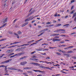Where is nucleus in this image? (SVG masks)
I'll return each instance as SVG.
<instances>
[{
  "label": "nucleus",
  "instance_id": "obj_1",
  "mask_svg": "<svg viewBox=\"0 0 76 76\" xmlns=\"http://www.w3.org/2000/svg\"><path fill=\"white\" fill-rule=\"evenodd\" d=\"M27 63V62L26 61H23L22 62H21L20 63V64L22 65V66H24L25 64H26Z\"/></svg>",
  "mask_w": 76,
  "mask_h": 76
},
{
  "label": "nucleus",
  "instance_id": "obj_2",
  "mask_svg": "<svg viewBox=\"0 0 76 76\" xmlns=\"http://www.w3.org/2000/svg\"><path fill=\"white\" fill-rule=\"evenodd\" d=\"M57 31V32H60V31H65L66 30L63 29H58L57 30H56Z\"/></svg>",
  "mask_w": 76,
  "mask_h": 76
},
{
  "label": "nucleus",
  "instance_id": "obj_3",
  "mask_svg": "<svg viewBox=\"0 0 76 76\" xmlns=\"http://www.w3.org/2000/svg\"><path fill=\"white\" fill-rule=\"evenodd\" d=\"M8 19V18H6L5 19H4L2 21L4 23H6V22H7Z\"/></svg>",
  "mask_w": 76,
  "mask_h": 76
},
{
  "label": "nucleus",
  "instance_id": "obj_4",
  "mask_svg": "<svg viewBox=\"0 0 76 76\" xmlns=\"http://www.w3.org/2000/svg\"><path fill=\"white\" fill-rule=\"evenodd\" d=\"M28 23H29V22L25 23L22 25L21 27H24V26H26V25H28Z\"/></svg>",
  "mask_w": 76,
  "mask_h": 76
},
{
  "label": "nucleus",
  "instance_id": "obj_5",
  "mask_svg": "<svg viewBox=\"0 0 76 76\" xmlns=\"http://www.w3.org/2000/svg\"><path fill=\"white\" fill-rule=\"evenodd\" d=\"M16 70L18 72H23V70L19 69H16Z\"/></svg>",
  "mask_w": 76,
  "mask_h": 76
},
{
  "label": "nucleus",
  "instance_id": "obj_6",
  "mask_svg": "<svg viewBox=\"0 0 76 76\" xmlns=\"http://www.w3.org/2000/svg\"><path fill=\"white\" fill-rule=\"evenodd\" d=\"M14 34L15 35H16L17 38L18 39L19 38V35H18V34H16V33H14Z\"/></svg>",
  "mask_w": 76,
  "mask_h": 76
},
{
  "label": "nucleus",
  "instance_id": "obj_7",
  "mask_svg": "<svg viewBox=\"0 0 76 76\" xmlns=\"http://www.w3.org/2000/svg\"><path fill=\"white\" fill-rule=\"evenodd\" d=\"M58 51L59 52H62V53H66V52L65 51H63L62 50H58Z\"/></svg>",
  "mask_w": 76,
  "mask_h": 76
},
{
  "label": "nucleus",
  "instance_id": "obj_8",
  "mask_svg": "<svg viewBox=\"0 0 76 76\" xmlns=\"http://www.w3.org/2000/svg\"><path fill=\"white\" fill-rule=\"evenodd\" d=\"M21 42H15L14 43H11L10 44V45H12V44H18V43H20Z\"/></svg>",
  "mask_w": 76,
  "mask_h": 76
},
{
  "label": "nucleus",
  "instance_id": "obj_9",
  "mask_svg": "<svg viewBox=\"0 0 76 76\" xmlns=\"http://www.w3.org/2000/svg\"><path fill=\"white\" fill-rule=\"evenodd\" d=\"M25 69H31V68L29 67H26L23 68V70H25Z\"/></svg>",
  "mask_w": 76,
  "mask_h": 76
},
{
  "label": "nucleus",
  "instance_id": "obj_10",
  "mask_svg": "<svg viewBox=\"0 0 76 76\" xmlns=\"http://www.w3.org/2000/svg\"><path fill=\"white\" fill-rule=\"evenodd\" d=\"M7 24V23H5V24H4L3 26L0 27V29H1V28H3V27H4V26H5V25H6Z\"/></svg>",
  "mask_w": 76,
  "mask_h": 76
},
{
  "label": "nucleus",
  "instance_id": "obj_11",
  "mask_svg": "<svg viewBox=\"0 0 76 76\" xmlns=\"http://www.w3.org/2000/svg\"><path fill=\"white\" fill-rule=\"evenodd\" d=\"M40 67L42 68V69H46V67L44 66H40Z\"/></svg>",
  "mask_w": 76,
  "mask_h": 76
},
{
  "label": "nucleus",
  "instance_id": "obj_12",
  "mask_svg": "<svg viewBox=\"0 0 76 76\" xmlns=\"http://www.w3.org/2000/svg\"><path fill=\"white\" fill-rule=\"evenodd\" d=\"M73 52L72 50H70V51H68L67 53H73Z\"/></svg>",
  "mask_w": 76,
  "mask_h": 76
},
{
  "label": "nucleus",
  "instance_id": "obj_13",
  "mask_svg": "<svg viewBox=\"0 0 76 76\" xmlns=\"http://www.w3.org/2000/svg\"><path fill=\"white\" fill-rule=\"evenodd\" d=\"M17 34H22V32L20 31H18L17 32Z\"/></svg>",
  "mask_w": 76,
  "mask_h": 76
},
{
  "label": "nucleus",
  "instance_id": "obj_14",
  "mask_svg": "<svg viewBox=\"0 0 76 76\" xmlns=\"http://www.w3.org/2000/svg\"><path fill=\"white\" fill-rule=\"evenodd\" d=\"M12 50H8L7 51V52H8L7 53H11V52H10V51H12Z\"/></svg>",
  "mask_w": 76,
  "mask_h": 76
},
{
  "label": "nucleus",
  "instance_id": "obj_15",
  "mask_svg": "<svg viewBox=\"0 0 76 76\" xmlns=\"http://www.w3.org/2000/svg\"><path fill=\"white\" fill-rule=\"evenodd\" d=\"M34 64H35V66H40V64L37 63H34Z\"/></svg>",
  "mask_w": 76,
  "mask_h": 76
},
{
  "label": "nucleus",
  "instance_id": "obj_16",
  "mask_svg": "<svg viewBox=\"0 0 76 76\" xmlns=\"http://www.w3.org/2000/svg\"><path fill=\"white\" fill-rule=\"evenodd\" d=\"M56 54L57 55H58L59 56H61V53H59L58 52H56Z\"/></svg>",
  "mask_w": 76,
  "mask_h": 76
},
{
  "label": "nucleus",
  "instance_id": "obj_17",
  "mask_svg": "<svg viewBox=\"0 0 76 76\" xmlns=\"http://www.w3.org/2000/svg\"><path fill=\"white\" fill-rule=\"evenodd\" d=\"M14 54H15L14 53H11L9 55V56H11L13 55Z\"/></svg>",
  "mask_w": 76,
  "mask_h": 76
},
{
  "label": "nucleus",
  "instance_id": "obj_18",
  "mask_svg": "<svg viewBox=\"0 0 76 76\" xmlns=\"http://www.w3.org/2000/svg\"><path fill=\"white\" fill-rule=\"evenodd\" d=\"M19 56H20V55H22V54H24V53L22 52L21 53H19Z\"/></svg>",
  "mask_w": 76,
  "mask_h": 76
},
{
  "label": "nucleus",
  "instance_id": "obj_19",
  "mask_svg": "<svg viewBox=\"0 0 76 76\" xmlns=\"http://www.w3.org/2000/svg\"><path fill=\"white\" fill-rule=\"evenodd\" d=\"M49 29V28H45L44 30V31H45H45H48Z\"/></svg>",
  "mask_w": 76,
  "mask_h": 76
},
{
  "label": "nucleus",
  "instance_id": "obj_20",
  "mask_svg": "<svg viewBox=\"0 0 76 76\" xmlns=\"http://www.w3.org/2000/svg\"><path fill=\"white\" fill-rule=\"evenodd\" d=\"M8 69L9 70H12L13 68L8 67Z\"/></svg>",
  "mask_w": 76,
  "mask_h": 76
},
{
  "label": "nucleus",
  "instance_id": "obj_21",
  "mask_svg": "<svg viewBox=\"0 0 76 76\" xmlns=\"http://www.w3.org/2000/svg\"><path fill=\"white\" fill-rule=\"evenodd\" d=\"M75 10H74L72 11V12H70V14H73V13L75 11Z\"/></svg>",
  "mask_w": 76,
  "mask_h": 76
},
{
  "label": "nucleus",
  "instance_id": "obj_22",
  "mask_svg": "<svg viewBox=\"0 0 76 76\" xmlns=\"http://www.w3.org/2000/svg\"><path fill=\"white\" fill-rule=\"evenodd\" d=\"M75 1V0H72L71 1V3H74Z\"/></svg>",
  "mask_w": 76,
  "mask_h": 76
},
{
  "label": "nucleus",
  "instance_id": "obj_23",
  "mask_svg": "<svg viewBox=\"0 0 76 76\" xmlns=\"http://www.w3.org/2000/svg\"><path fill=\"white\" fill-rule=\"evenodd\" d=\"M61 24H58L56 25V26H61Z\"/></svg>",
  "mask_w": 76,
  "mask_h": 76
},
{
  "label": "nucleus",
  "instance_id": "obj_24",
  "mask_svg": "<svg viewBox=\"0 0 76 76\" xmlns=\"http://www.w3.org/2000/svg\"><path fill=\"white\" fill-rule=\"evenodd\" d=\"M57 48V47H55L54 48H53V47H49V48H50V49H52H52H53L54 48Z\"/></svg>",
  "mask_w": 76,
  "mask_h": 76
},
{
  "label": "nucleus",
  "instance_id": "obj_25",
  "mask_svg": "<svg viewBox=\"0 0 76 76\" xmlns=\"http://www.w3.org/2000/svg\"><path fill=\"white\" fill-rule=\"evenodd\" d=\"M29 19L28 18H27L25 20V22H27L28 21H29Z\"/></svg>",
  "mask_w": 76,
  "mask_h": 76
},
{
  "label": "nucleus",
  "instance_id": "obj_26",
  "mask_svg": "<svg viewBox=\"0 0 76 76\" xmlns=\"http://www.w3.org/2000/svg\"><path fill=\"white\" fill-rule=\"evenodd\" d=\"M9 61H8V60L5 61V63H9Z\"/></svg>",
  "mask_w": 76,
  "mask_h": 76
},
{
  "label": "nucleus",
  "instance_id": "obj_27",
  "mask_svg": "<svg viewBox=\"0 0 76 76\" xmlns=\"http://www.w3.org/2000/svg\"><path fill=\"white\" fill-rule=\"evenodd\" d=\"M31 18H32V17L31 16H30L28 19H29V20H31Z\"/></svg>",
  "mask_w": 76,
  "mask_h": 76
},
{
  "label": "nucleus",
  "instance_id": "obj_28",
  "mask_svg": "<svg viewBox=\"0 0 76 76\" xmlns=\"http://www.w3.org/2000/svg\"><path fill=\"white\" fill-rule=\"evenodd\" d=\"M28 56H25L23 57V58H28Z\"/></svg>",
  "mask_w": 76,
  "mask_h": 76
},
{
  "label": "nucleus",
  "instance_id": "obj_29",
  "mask_svg": "<svg viewBox=\"0 0 76 76\" xmlns=\"http://www.w3.org/2000/svg\"><path fill=\"white\" fill-rule=\"evenodd\" d=\"M36 20H33L32 21H31V23H34L35 21H36Z\"/></svg>",
  "mask_w": 76,
  "mask_h": 76
},
{
  "label": "nucleus",
  "instance_id": "obj_30",
  "mask_svg": "<svg viewBox=\"0 0 76 76\" xmlns=\"http://www.w3.org/2000/svg\"><path fill=\"white\" fill-rule=\"evenodd\" d=\"M69 24H65L64 25H63V26H69Z\"/></svg>",
  "mask_w": 76,
  "mask_h": 76
},
{
  "label": "nucleus",
  "instance_id": "obj_31",
  "mask_svg": "<svg viewBox=\"0 0 76 76\" xmlns=\"http://www.w3.org/2000/svg\"><path fill=\"white\" fill-rule=\"evenodd\" d=\"M76 16V14H75V13H74L73 15V17H75Z\"/></svg>",
  "mask_w": 76,
  "mask_h": 76
},
{
  "label": "nucleus",
  "instance_id": "obj_32",
  "mask_svg": "<svg viewBox=\"0 0 76 76\" xmlns=\"http://www.w3.org/2000/svg\"><path fill=\"white\" fill-rule=\"evenodd\" d=\"M43 39H40L39 40H37L36 41V42H38V41H41V40H42Z\"/></svg>",
  "mask_w": 76,
  "mask_h": 76
},
{
  "label": "nucleus",
  "instance_id": "obj_33",
  "mask_svg": "<svg viewBox=\"0 0 76 76\" xmlns=\"http://www.w3.org/2000/svg\"><path fill=\"white\" fill-rule=\"evenodd\" d=\"M5 73H8V71H7V70H5Z\"/></svg>",
  "mask_w": 76,
  "mask_h": 76
},
{
  "label": "nucleus",
  "instance_id": "obj_34",
  "mask_svg": "<svg viewBox=\"0 0 76 76\" xmlns=\"http://www.w3.org/2000/svg\"><path fill=\"white\" fill-rule=\"evenodd\" d=\"M50 36L51 37H52L53 36H56L55 34H53L50 35Z\"/></svg>",
  "mask_w": 76,
  "mask_h": 76
},
{
  "label": "nucleus",
  "instance_id": "obj_35",
  "mask_svg": "<svg viewBox=\"0 0 76 76\" xmlns=\"http://www.w3.org/2000/svg\"><path fill=\"white\" fill-rule=\"evenodd\" d=\"M57 41V39H53V42H55V41Z\"/></svg>",
  "mask_w": 76,
  "mask_h": 76
},
{
  "label": "nucleus",
  "instance_id": "obj_36",
  "mask_svg": "<svg viewBox=\"0 0 76 76\" xmlns=\"http://www.w3.org/2000/svg\"><path fill=\"white\" fill-rule=\"evenodd\" d=\"M47 50L48 51V49H45L43 50V51H47Z\"/></svg>",
  "mask_w": 76,
  "mask_h": 76
},
{
  "label": "nucleus",
  "instance_id": "obj_37",
  "mask_svg": "<svg viewBox=\"0 0 76 76\" xmlns=\"http://www.w3.org/2000/svg\"><path fill=\"white\" fill-rule=\"evenodd\" d=\"M55 38H54V39H56V38H59V37L58 36H55Z\"/></svg>",
  "mask_w": 76,
  "mask_h": 76
},
{
  "label": "nucleus",
  "instance_id": "obj_38",
  "mask_svg": "<svg viewBox=\"0 0 76 76\" xmlns=\"http://www.w3.org/2000/svg\"><path fill=\"white\" fill-rule=\"evenodd\" d=\"M72 58H74V59H76V56H72Z\"/></svg>",
  "mask_w": 76,
  "mask_h": 76
},
{
  "label": "nucleus",
  "instance_id": "obj_39",
  "mask_svg": "<svg viewBox=\"0 0 76 76\" xmlns=\"http://www.w3.org/2000/svg\"><path fill=\"white\" fill-rule=\"evenodd\" d=\"M46 69H49L50 70H52V69H51V68H50L49 67H46Z\"/></svg>",
  "mask_w": 76,
  "mask_h": 76
},
{
  "label": "nucleus",
  "instance_id": "obj_40",
  "mask_svg": "<svg viewBox=\"0 0 76 76\" xmlns=\"http://www.w3.org/2000/svg\"><path fill=\"white\" fill-rule=\"evenodd\" d=\"M73 8H74V6H72L71 7V10H72Z\"/></svg>",
  "mask_w": 76,
  "mask_h": 76
},
{
  "label": "nucleus",
  "instance_id": "obj_41",
  "mask_svg": "<svg viewBox=\"0 0 76 76\" xmlns=\"http://www.w3.org/2000/svg\"><path fill=\"white\" fill-rule=\"evenodd\" d=\"M15 56H19V53L18 54H16L15 55H14Z\"/></svg>",
  "mask_w": 76,
  "mask_h": 76
},
{
  "label": "nucleus",
  "instance_id": "obj_42",
  "mask_svg": "<svg viewBox=\"0 0 76 76\" xmlns=\"http://www.w3.org/2000/svg\"><path fill=\"white\" fill-rule=\"evenodd\" d=\"M1 67H5V66L4 65H1Z\"/></svg>",
  "mask_w": 76,
  "mask_h": 76
},
{
  "label": "nucleus",
  "instance_id": "obj_43",
  "mask_svg": "<svg viewBox=\"0 0 76 76\" xmlns=\"http://www.w3.org/2000/svg\"><path fill=\"white\" fill-rule=\"evenodd\" d=\"M46 27H48V28H50V25H46L45 26Z\"/></svg>",
  "mask_w": 76,
  "mask_h": 76
},
{
  "label": "nucleus",
  "instance_id": "obj_44",
  "mask_svg": "<svg viewBox=\"0 0 76 76\" xmlns=\"http://www.w3.org/2000/svg\"><path fill=\"white\" fill-rule=\"evenodd\" d=\"M46 24L47 25H49V24H50V22H47Z\"/></svg>",
  "mask_w": 76,
  "mask_h": 76
},
{
  "label": "nucleus",
  "instance_id": "obj_45",
  "mask_svg": "<svg viewBox=\"0 0 76 76\" xmlns=\"http://www.w3.org/2000/svg\"><path fill=\"white\" fill-rule=\"evenodd\" d=\"M12 70H16V69L15 68H12Z\"/></svg>",
  "mask_w": 76,
  "mask_h": 76
},
{
  "label": "nucleus",
  "instance_id": "obj_46",
  "mask_svg": "<svg viewBox=\"0 0 76 76\" xmlns=\"http://www.w3.org/2000/svg\"><path fill=\"white\" fill-rule=\"evenodd\" d=\"M41 54L42 55H46V53H42Z\"/></svg>",
  "mask_w": 76,
  "mask_h": 76
},
{
  "label": "nucleus",
  "instance_id": "obj_47",
  "mask_svg": "<svg viewBox=\"0 0 76 76\" xmlns=\"http://www.w3.org/2000/svg\"><path fill=\"white\" fill-rule=\"evenodd\" d=\"M54 25L53 24L49 25V27H51V26H54Z\"/></svg>",
  "mask_w": 76,
  "mask_h": 76
},
{
  "label": "nucleus",
  "instance_id": "obj_48",
  "mask_svg": "<svg viewBox=\"0 0 76 76\" xmlns=\"http://www.w3.org/2000/svg\"><path fill=\"white\" fill-rule=\"evenodd\" d=\"M36 51H34V52H32L31 53V54H34V53H35Z\"/></svg>",
  "mask_w": 76,
  "mask_h": 76
},
{
  "label": "nucleus",
  "instance_id": "obj_49",
  "mask_svg": "<svg viewBox=\"0 0 76 76\" xmlns=\"http://www.w3.org/2000/svg\"><path fill=\"white\" fill-rule=\"evenodd\" d=\"M27 72L28 73H32V71H27Z\"/></svg>",
  "mask_w": 76,
  "mask_h": 76
},
{
  "label": "nucleus",
  "instance_id": "obj_50",
  "mask_svg": "<svg viewBox=\"0 0 76 76\" xmlns=\"http://www.w3.org/2000/svg\"><path fill=\"white\" fill-rule=\"evenodd\" d=\"M5 70H7V66H6L5 67Z\"/></svg>",
  "mask_w": 76,
  "mask_h": 76
},
{
  "label": "nucleus",
  "instance_id": "obj_51",
  "mask_svg": "<svg viewBox=\"0 0 76 76\" xmlns=\"http://www.w3.org/2000/svg\"><path fill=\"white\" fill-rule=\"evenodd\" d=\"M2 41H6V38H4L2 39Z\"/></svg>",
  "mask_w": 76,
  "mask_h": 76
},
{
  "label": "nucleus",
  "instance_id": "obj_52",
  "mask_svg": "<svg viewBox=\"0 0 76 76\" xmlns=\"http://www.w3.org/2000/svg\"><path fill=\"white\" fill-rule=\"evenodd\" d=\"M74 47L73 46H69L68 47V48H73Z\"/></svg>",
  "mask_w": 76,
  "mask_h": 76
},
{
  "label": "nucleus",
  "instance_id": "obj_53",
  "mask_svg": "<svg viewBox=\"0 0 76 76\" xmlns=\"http://www.w3.org/2000/svg\"><path fill=\"white\" fill-rule=\"evenodd\" d=\"M35 10H34L32 11L31 13H32V14L33 13H34V12H35Z\"/></svg>",
  "mask_w": 76,
  "mask_h": 76
},
{
  "label": "nucleus",
  "instance_id": "obj_54",
  "mask_svg": "<svg viewBox=\"0 0 76 76\" xmlns=\"http://www.w3.org/2000/svg\"><path fill=\"white\" fill-rule=\"evenodd\" d=\"M27 1H28V0H25V1L24 2V4H25V3H26V2H27Z\"/></svg>",
  "mask_w": 76,
  "mask_h": 76
},
{
  "label": "nucleus",
  "instance_id": "obj_55",
  "mask_svg": "<svg viewBox=\"0 0 76 76\" xmlns=\"http://www.w3.org/2000/svg\"><path fill=\"white\" fill-rule=\"evenodd\" d=\"M54 17H57V14H55L54 15Z\"/></svg>",
  "mask_w": 76,
  "mask_h": 76
},
{
  "label": "nucleus",
  "instance_id": "obj_56",
  "mask_svg": "<svg viewBox=\"0 0 76 76\" xmlns=\"http://www.w3.org/2000/svg\"><path fill=\"white\" fill-rule=\"evenodd\" d=\"M76 34V33L73 32V33H71V35H73V34Z\"/></svg>",
  "mask_w": 76,
  "mask_h": 76
},
{
  "label": "nucleus",
  "instance_id": "obj_57",
  "mask_svg": "<svg viewBox=\"0 0 76 76\" xmlns=\"http://www.w3.org/2000/svg\"><path fill=\"white\" fill-rule=\"evenodd\" d=\"M30 59L31 60H34V61H35V60H34V58H30Z\"/></svg>",
  "mask_w": 76,
  "mask_h": 76
},
{
  "label": "nucleus",
  "instance_id": "obj_58",
  "mask_svg": "<svg viewBox=\"0 0 76 76\" xmlns=\"http://www.w3.org/2000/svg\"><path fill=\"white\" fill-rule=\"evenodd\" d=\"M74 20L75 21V22H76V17L75 18H74Z\"/></svg>",
  "mask_w": 76,
  "mask_h": 76
},
{
  "label": "nucleus",
  "instance_id": "obj_59",
  "mask_svg": "<svg viewBox=\"0 0 76 76\" xmlns=\"http://www.w3.org/2000/svg\"><path fill=\"white\" fill-rule=\"evenodd\" d=\"M15 57V55L11 56L10 57V58H12V57Z\"/></svg>",
  "mask_w": 76,
  "mask_h": 76
},
{
  "label": "nucleus",
  "instance_id": "obj_60",
  "mask_svg": "<svg viewBox=\"0 0 76 76\" xmlns=\"http://www.w3.org/2000/svg\"><path fill=\"white\" fill-rule=\"evenodd\" d=\"M23 59V57H21L19 59L20 60H22Z\"/></svg>",
  "mask_w": 76,
  "mask_h": 76
},
{
  "label": "nucleus",
  "instance_id": "obj_61",
  "mask_svg": "<svg viewBox=\"0 0 76 76\" xmlns=\"http://www.w3.org/2000/svg\"><path fill=\"white\" fill-rule=\"evenodd\" d=\"M74 66H72V67H69V68H72V69H74Z\"/></svg>",
  "mask_w": 76,
  "mask_h": 76
},
{
  "label": "nucleus",
  "instance_id": "obj_62",
  "mask_svg": "<svg viewBox=\"0 0 76 76\" xmlns=\"http://www.w3.org/2000/svg\"><path fill=\"white\" fill-rule=\"evenodd\" d=\"M69 55H70V54H67V55H66L67 57H69Z\"/></svg>",
  "mask_w": 76,
  "mask_h": 76
},
{
  "label": "nucleus",
  "instance_id": "obj_63",
  "mask_svg": "<svg viewBox=\"0 0 76 76\" xmlns=\"http://www.w3.org/2000/svg\"><path fill=\"white\" fill-rule=\"evenodd\" d=\"M60 36H62V37H66V35H60Z\"/></svg>",
  "mask_w": 76,
  "mask_h": 76
},
{
  "label": "nucleus",
  "instance_id": "obj_64",
  "mask_svg": "<svg viewBox=\"0 0 76 76\" xmlns=\"http://www.w3.org/2000/svg\"><path fill=\"white\" fill-rule=\"evenodd\" d=\"M37 76H42V75H39Z\"/></svg>",
  "mask_w": 76,
  "mask_h": 76
}]
</instances>
